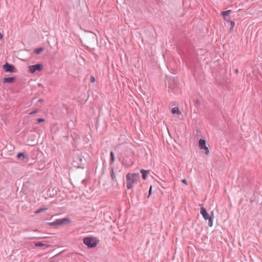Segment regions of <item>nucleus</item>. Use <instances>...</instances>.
<instances>
[{"instance_id": "nucleus-19", "label": "nucleus", "mask_w": 262, "mask_h": 262, "mask_svg": "<svg viewBox=\"0 0 262 262\" xmlns=\"http://www.w3.org/2000/svg\"><path fill=\"white\" fill-rule=\"evenodd\" d=\"M230 29H232L233 28V27L235 25V23L234 21H230Z\"/></svg>"}, {"instance_id": "nucleus-9", "label": "nucleus", "mask_w": 262, "mask_h": 262, "mask_svg": "<svg viewBox=\"0 0 262 262\" xmlns=\"http://www.w3.org/2000/svg\"><path fill=\"white\" fill-rule=\"evenodd\" d=\"M149 170H146L143 169H141L140 172L142 174V179L143 180H145L146 179L147 175L149 173Z\"/></svg>"}, {"instance_id": "nucleus-25", "label": "nucleus", "mask_w": 262, "mask_h": 262, "mask_svg": "<svg viewBox=\"0 0 262 262\" xmlns=\"http://www.w3.org/2000/svg\"><path fill=\"white\" fill-rule=\"evenodd\" d=\"M37 112V110H35L34 111H32L31 112H29L28 113L29 114H30V115H32V114H35Z\"/></svg>"}, {"instance_id": "nucleus-21", "label": "nucleus", "mask_w": 262, "mask_h": 262, "mask_svg": "<svg viewBox=\"0 0 262 262\" xmlns=\"http://www.w3.org/2000/svg\"><path fill=\"white\" fill-rule=\"evenodd\" d=\"M151 192H152V186H150V188H149V191H148V197L149 196V195L151 194Z\"/></svg>"}, {"instance_id": "nucleus-6", "label": "nucleus", "mask_w": 262, "mask_h": 262, "mask_svg": "<svg viewBox=\"0 0 262 262\" xmlns=\"http://www.w3.org/2000/svg\"><path fill=\"white\" fill-rule=\"evenodd\" d=\"M42 65L41 64H36L29 67V71L31 73H34L36 71H40L42 69Z\"/></svg>"}, {"instance_id": "nucleus-17", "label": "nucleus", "mask_w": 262, "mask_h": 262, "mask_svg": "<svg viewBox=\"0 0 262 262\" xmlns=\"http://www.w3.org/2000/svg\"><path fill=\"white\" fill-rule=\"evenodd\" d=\"M47 209H48L47 208H39L38 210H37L35 212L37 214L40 213L41 212L47 210Z\"/></svg>"}, {"instance_id": "nucleus-3", "label": "nucleus", "mask_w": 262, "mask_h": 262, "mask_svg": "<svg viewBox=\"0 0 262 262\" xmlns=\"http://www.w3.org/2000/svg\"><path fill=\"white\" fill-rule=\"evenodd\" d=\"M200 213L203 217L205 220H208V226L209 227H212L213 226V213L211 212V216L209 215V214L207 212L206 209L204 207H202L200 210Z\"/></svg>"}, {"instance_id": "nucleus-4", "label": "nucleus", "mask_w": 262, "mask_h": 262, "mask_svg": "<svg viewBox=\"0 0 262 262\" xmlns=\"http://www.w3.org/2000/svg\"><path fill=\"white\" fill-rule=\"evenodd\" d=\"M70 220L68 218H63L62 219H57L54 222L48 223V224L50 226H55L61 225L64 224L67 222H69Z\"/></svg>"}, {"instance_id": "nucleus-26", "label": "nucleus", "mask_w": 262, "mask_h": 262, "mask_svg": "<svg viewBox=\"0 0 262 262\" xmlns=\"http://www.w3.org/2000/svg\"><path fill=\"white\" fill-rule=\"evenodd\" d=\"M3 34L1 33H0V39H2L3 38Z\"/></svg>"}, {"instance_id": "nucleus-23", "label": "nucleus", "mask_w": 262, "mask_h": 262, "mask_svg": "<svg viewBox=\"0 0 262 262\" xmlns=\"http://www.w3.org/2000/svg\"><path fill=\"white\" fill-rule=\"evenodd\" d=\"M81 183L84 185V186H86V179H83L82 181H81Z\"/></svg>"}, {"instance_id": "nucleus-24", "label": "nucleus", "mask_w": 262, "mask_h": 262, "mask_svg": "<svg viewBox=\"0 0 262 262\" xmlns=\"http://www.w3.org/2000/svg\"><path fill=\"white\" fill-rule=\"evenodd\" d=\"M181 182H182V183H183V184H185V185L187 184V180L186 179L182 180Z\"/></svg>"}, {"instance_id": "nucleus-10", "label": "nucleus", "mask_w": 262, "mask_h": 262, "mask_svg": "<svg viewBox=\"0 0 262 262\" xmlns=\"http://www.w3.org/2000/svg\"><path fill=\"white\" fill-rule=\"evenodd\" d=\"M231 11V10L224 11L222 12V15L223 16L224 18L226 20H227V17L229 16L230 12Z\"/></svg>"}, {"instance_id": "nucleus-7", "label": "nucleus", "mask_w": 262, "mask_h": 262, "mask_svg": "<svg viewBox=\"0 0 262 262\" xmlns=\"http://www.w3.org/2000/svg\"><path fill=\"white\" fill-rule=\"evenodd\" d=\"M199 146L200 149L205 150V155H208L209 152V148L206 146L205 139H200L199 141Z\"/></svg>"}, {"instance_id": "nucleus-8", "label": "nucleus", "mask_w": 262, "mask_h": 262, "mask_svg": "<svg viewBox=\"0 0 262 262\" xmlns=\"http://www.w3.org/2000/svg\"><path fill=\"white\" fill-rule=\"evenodd\" d=\"M15 79V78L13 77L4 78L3 79V83H11L14 81Z\"/></svg>"}, {"instance_id": "nucleus-27", "label": "nucleus", "mask_w": 262, "mask_h": 262, "mask_svg": "<svg viewBox=\"0 0 262 262\" xmlns=\"http://www.w3.org/2000/svg\"><path fill=\"white\" fill-rule=\"evenodd\" d=\"M43 101V100L42 99H39L38 100V102H41Z\"/></svg>"}, {"instance_id": "nucleus-5", "label": "nucleus", "mask_w": 262, "mask_h": 262, "mask_svg": "<svg viewBox=\"0 0 262 262\" xmlns=\"http://www.w3.org/2000/svg\"><path fill=\"white\" fill-rule=\"evenodd\" d=\"M4 70L6 72H11V73H15L16 71V70L15 67L11 64L6 62L3 66Z\"/></svg>"}, {"instance_id": "nucleus-28", "label": "nucleus", "mask_w": 262, "mask_h": 262, "mask_svg": "<svg viewBox=\"0 0 262 262\" xmlns=\"http://www.w3.org/2000/svg\"><path fill=\"white\" fill-rule=\"evenodd\" d=\"M235 72H236V73L238 72V70H237V69H236V70H235Z\"/></svg>"}, {"instance_id": "nucleus-15", "label": "nucleus", "mask_w": 262, "mask_h": 262, "mask_svg": "<svg viewBox=\"0 0 262 262\" xmlns=\"http://www.w3.org/2000/svg\"><path fill=\"white\" fill-rule=\"evenodd\" d=\"M43 50V48H39L34 50V52L36 54H39Z\"/></svg>"}, {"instance_id": "nucleus-16", "label": "nucleus", "mask_w": 262, "mask_h": 262, "mask_svg": "<svg viewBox=\"0 0 262 262\" xmlns=\"http://www.w3.org/2000/svg\"><path fill=\"white\" fill-rule=\"evenodd\" d=\"M77 161L80 165H84V164L82 163L83 158L82 157H77Z\"/></svg>"}, {"instance_id": "nucleus-2", "label": "nucleus", "mask_w": 262, "mask_h": 262, "mask_svg": "<svg viewBox=\"0 0 262 262\" xmlns=\"http://www.w3.org/2000/svg\"><path fill=\"white\" fill-rule=\"evenodd\" d=\"M83 243L89 248L95 247L99 243V240L96 237H85L83 239Z\"/></svg>"}, {"instance_id": "nucleus-22", "label": "nucleus", "mask_w": 262, "mask_h": 262, "mask_svg": "<svg viewBox=\"0 0 262 262\" xmlns=\"http://www.w3.org/2000/svg\"><path fill=\"white\" fill-rule=\"evenodd\" d=\"M95 81V77L94 76H91L90 77V81L91 82H94Z\"/></svg>"}, {"instance_id": "nucleus-13", "label": "nucleus", "mask_w": 262, "mask_h": 262, "mask_svg": "<svg viewBox=\"0 0 262 262\" xmlns=\"http://www.w3.org/2000/svg\"><path fill=\"white\" fill-rule=\"evenodd\" d=\"M171 112L173 114H181V112H180V111H179V108L178 107H174L172 108L171 110Z\"/></svg>"}, {"instance_id": "nucleus-18", "label": "nucleus", "mask_w": 262, "mask_h": 262, "mask_svg": "<svg viewBox=\"0 0 262 262\" xmlns=\"http://www.w3.org/2000/svg\"><path fill=\"white\" fill-rule=\"evenodd\" d=\"M35 246L36 247H42L45 246V244L40 242H38L35 243Z\"/></svg>"}, {"instance_id": "nucleus-11", "label": "nucleus", "mask_w": 262, "mask_h": 262, "mask_svg": "<svg viewBox=\"0 0 262 262\" xmlns=\"http://www.w3.org/2000/svg\"><path fill=\"white\" fill-rule=\"evenodd\" d=\"M111 180L113 182H116L117 181L116 178L115 176L114 171L113 167H111Z\"/></svg>"}, {"instance_id": "nucleus-14", "label": "nucleus", "mask_w": 262, "mask_h": 262, "mask_svg": "<svg viewBox=\"0 0 262 262\" xmlns=\"http://www.w3.org/2000/svg\"><path fill=\"white\" fill-rule=\"evenodd\" d=\"M21 157L23 159H26L27 158V156L23 152H19L17 155V158H18V159H20Z\"/></svg>"}, {"instance_id": "nucleus-20", "label": "nucleus", "mask_w": 262, "mask_h": 262, "mask_svg": "<svg viewBox=\"0 0 262 262\" xmlns=\"http://www.w3.org/2000/svg\"><path fill=\"white\" fill-rule=\"evenodd\" d=\"M45 121V120L44 119H43V118H39V119H36V121L38 123L43 122Z\"/></svg>"}, {"instance_id": "nucleus-1", "label": "nucleus", "mask_w": 262, "mask_h": 262, "mask_svg": "<svg viewBox=\"0 0 262 262\" xmlns=\"http://www.w3.org/2000/svg\"><path fill=\"white\" fill-rule=\"evenodd\" d=\"M139 177L140 174L138 173H128L126 175V187L127 189H131L135 184H136L138 183Z\"/></svg>"}, {"instance_id": "nucleus-12", "label": "nucleus", "mask_w": 262, "mask_h": 262, "mask_svg": "<svg viewBox=\"0 0 262 262\" xmlns=\"http://www.w3.org/2000/svg\"><path fill=\"white\" fill-rule=\"evenodd\" d=\"M115 161V155H114V152L111 151V152H110V165H112L114 162Z\"/></svg>"}]
</instances>
